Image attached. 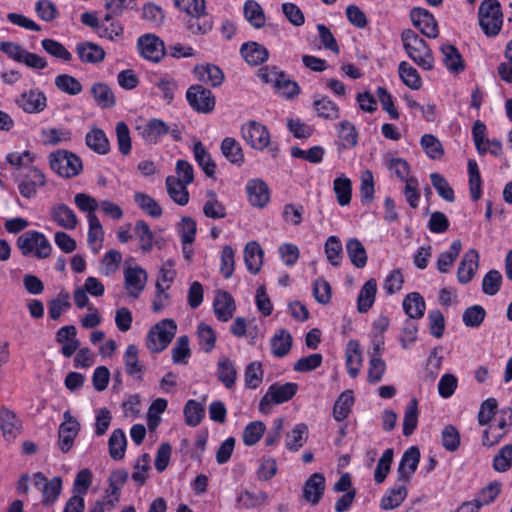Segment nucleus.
Masks as SVG:
<instances>
[{"label": "nucleus", "instance_id": "72a5a7b5", "mask_svg": "<svg viewBox=\"0 0 512 512\" xmlns=\"http://www.w3.org/2000/svg\"><path fill=\"white\" fill-rule=\"evenodd\" d=\"M86 145L95 153L105 155L110 151V142L102 129L93 128L86 134Z\"/></svg>", "mask_w": 512, "mask_h": 512}, {"label": "nucleus", "instance_id": "4468645a", "mask_svg": "<svg viewBox=\"0 0 512 512\" xmlns=\"http://www.w3.org/2000/svg\"><path fill=\"white\" fill-rule=\"evenodd\" d=\"M413 25L429 38H436L439 34L438 24L433 14L420 7L413 8L410 12Z\"/></svg>", "mask_w": 512, "mask_h": 512}, {"label": "nucleus", "instance_id": "58836bf2", "mask_svg": "<svg viewBox=\"0 0 512 512\" xmlns=\"http://www.w3.org/2000/svg\"><path fill=\"white\" fill-rule=\"evenodd\" d=\"M167 192L170 198L178 205L185 206L189 202V192L187 185L178 181L177 177L168 176L166 178Z\"/></svg>", "mask_w": 512, "mask_h": 512}, {"label": "nucleus", "instance_id": "f704fd0d", "mask_svg": "<svg viewBox=\"0 0 512 512\" xmlns=\"http://www.w3.org/2000/svg\"><path fill=\"white\" fill-rule=\"evenodd\" d=\"M186 24L187 29L192 34H206L212 29L213 20L204 9L198 13L190 14Z\"/></svg>", "mask_w": 512, "mask_h": 512}, {"label": "nucleus", "instance_id": "79ce46f5", "mask_svg": "<svg viewBox=\"0 0 512 512\" xmlns=\"http://www.w3.org/2000/svg\"><path fill=\"white\" fill-rule=\"evenodd\" d=\"M333 191L340 206H347L352 198V182L345 175H341L333 181Z\"/></svg>", "mask_w": 512, "mask_h": 512}, {"label": "nucleus", "instance_id": "0e129e2a", "mask_svg": "<svg viewBox=\"0 0 512 512\" xmlns=\"http://www.w3.org/2000/svg\"><path fill=\"white\" fill-rule=\"evenodd\" d=\"M71 306L70 296L68 292H60L56 298L52 299L48 305L49 316L53 320H57Z\"/></svg>", "mask_w": 512, "mask_h": 512}, {"label": "nucleus", "instance_id": "6e6552de", "mask_svg": "<svg viewBox=\"0 0 512 512\" xmlns=\"http://www.w3.org/2000/svg\"><path fill=\"white\" fill-rule=\"evenodd\" d=\"M46 182L44 173L36 167H31L17 180L19 193L25 199L35 198L38 190L44 187Z\"/></svg>", "mask_w": 512, "mask_h": 512}, {"label": "nucleus", "instance_id": "393cba45", "mask_svg": "<svg viewBox=\"0 0 512 512\" xmlns=\"http://www.w3.org/2000/svg\"><path fill=\"white\" fill-rule=\"evenodd\" d=\"M76 53L84 63L97 64L104 60V49L93 42H80L76 45Z\"/></svg>", "mask_w": 512, "mask_h": 512}, {"label": "nucleus", "instance_id": "338daca9", "mask_svg": "<svg viewBox=\"0 0 512 512\" xmlns=\"http://www.w3.org/2000/svg\"><path fill=\"white\" fill-rule=\"evenodd\" d=\"M338 137L342 148H352L358 141L357 131L354 125L349 121H342L340 123Z\"/></svg>", "mask_w": 512, "mask_h": 512}, {"label": "nucleus", "instance_id": "49530a36", "mask_svg": "<svg viewBox=\"0 0 512 512\" xmlns=\"http://www.w3.org/2000/svg\"><path fill=\"white\" fill-rule=\"evenodd\" d=\"M346 250L352 264L357 268H363L367 263V254L363 244L356 238H351L346 243Z\"/></svg>", "mask_w": 512, "mask_h": 512}, {"label": "nucleus", "instance_id": "864d4df0", "mask_svg": "<svg viewBox=\"0 0 512 512\" xmlns=\"http://www.w3.org/2000/svg\"><path fill=\"white\" fill-rule=\"evenodd\" d=\"M109 454L111 458L120 460L125 455L127 440L125 433L121 429H116L112 432L109 438Z\"/></svg>", "mask_w": 512, "mask_h": 512}, {"label": "nucleus", "instance_id": "de8ad7c7", "mask_svg": "<svg viewBox=\"0 0 512 512\" xmlns=\"http://www.w3.org/2000/svg\"><path fill=\"white\" fill-rule=\"evenodd\" d=\"M399 76L402 82L413 90H418L422 86V79L418 71L408 62L402 61L398 68Z\"/></svg>", "mask_w": 512, "mask_h": 512}, {"label": "nucleus", "instance_id": "052dcab7", "mask_svg": "<svg viewBox=\"0 0 512 512\" xmlns=\"http://www.w3.org/2000/svg\"><path fill=\"white\" fill-rule=\"evenodd\" d=\"M41 137L46 145H58L72 139V133L65 128H48L41 132Z\"/></svg>", "mask_w": 512, "mask_h": 512}, {"label": "nucleus", "instance_id": "20e7f679", "mask_svg": "<svg viewBox=\"0 0 512 512\" xmlns=\"http://www.w3.org/2000/svg\"><path fill=\"white\" fill-rule=\"evenodd\" d=\"M478 15L479 25L487 36H495L500 32L503 15L498 0H483Z\"/></svg>", "mask_w": 512, "mask_h": 512}, {"label": "nucleus", "instance_id": "4d7b16f0", "mask_svg": "<svg viewBox=\"0 0 512 512\" xmlns=\"http://www.w3.org/2000/svg\"><path fill=\"white\" fill-rule=\"evenodd\" d=\"M152 83L159 89L162 94V98L167 103H171L174 99L175 92L178 88L177 82L174 78L165 75L156 77Z\"/></svg>", "mask_w": 512, "mask_h": 512}, {"label": "nucleus", "instance_id": "bb28decb", "mask_svg": "<svg viewBox=\"0 0 512 512\" xmlns=\"http://www.w3.org/2000/svg\"><path fill=\"white\" fill-rule=\"evenodd\" d=\"M89 224L87 242L94 254H97L103 246L104 230L96 215H87Z\"/></svg>", "mask_w": 512, "mask_h": 512}, {"label": "nucleus", "instance_id": "603ef678", "mask_svg": "<svg viewBox=\"0 0 512 512\" xmlns=\"http://www.w3.org/2000/svg\"><path fill=\"white\" fill-rule=\"evenodd\" d=\"M194 157L204 173L211 177L215 173L216 165L202 142L198 141L193 146Z\"/></svg>", "mask_w": 512, "mask_h": 512}, {"label": "nucleus", "instance_id": "5701e85b", "mask_svg": "<svg viewBox=\"0 0 512 512\" xmlns=\"http://www.w3.org/2000/svg\"><path fill=\"white\" fill-rule=\"evenodd\" d=\"M193 74L198 81L212 87L221 85L224 80L222 70L214 64L196 65Z\"/></svg>", "mask_w": 512, "mask_h": 512}, {"label": "nucleus", "instance_id": "b1692460", "mask_svg": "<svg viewBox=\"0 0 512 512\" xmlns=\"http://www.w3.org/2000/svg\"><path fill=\"white\" fill-rule=\"evenodd\" d=\"M0 429L5 440L12 441L20 433L21 421L13 411L7 408H1Z\"/></svg>", "mask_w": 512, "mask_h": 512}, {"label": "nucleus", "instance_id": "13d9d810", "mask_svg": "<svg viewBox=\"0 0 512 512\" xmlns=\"http://www.w3.org/2000/svg\"><path fill=\"white\" fill-rule=\"evenodd\" d=\"M420 144L430 159L438 160L444 155L441 142L432 134H424L421 137Z\"/></svg>", "mask_w": 512, "mask_h": 512}, {"label": "nucleus", "instance_id": "39448f33", "mask_svg": "<svg viewBox=\"0 0 512 512\" xmlns=\"http://www.w3.org/2000/svg\"><path fill=\"white\" fill-rule=\"evenodd\" d=\"M49 164L55 173L64 178L75 177L83 169L80 157L67 150H57L50 153Z\"/></svg>", "mask_w": 512, "mask_h": 512}, {"label": "nucleus", "instance_id": "f3484780", "mask_svg": "<svg viewBox=\"0 0 512 512\" xmlns=\"http://www.w3.org/2000/svg\"><path fill=\"white\" fill-rule=\"evenodd\" d=\"M246 192L250 204L254 207L263 208L269 202V189L263 180H249L246 185Z\"/></svg>", "mask_w": 512, "mask_h": 512}, {"label": "nucleus", "instance_id": "6e6d98bb", "mask_svg": "<svg viewBox=\"0 0 512 512\" xmlns=\"http://www.w3.org/2000/svg\"><path fill=\"white\" fill-rule=\"evenodd\" d=\"M134 201L149 216L158 218L162 215V208L148 194L143 192H136L134 194Z\"/></svg>", "mask_w": 512, "mask_h": 512}, {"label": "nucleus", "instance_id": "423d86ee", "mask_svg": "<svg viewBox=\"0 0 512 512\" xmlns=\"http://www.w3.org/2000/svg\"><path fill=\"white\" fill-rule=\"evenodd\" d=\"M297 391L298 384L293 382L271 384L260 400L259 411L264 414L270 413L274 404H282L291 400Z\"/></svg>", "mask_w": 512, "mask_h": 512}, {"label": "nucleus", "instance_id": "9b49d317", "mask_svg": "<svg viewBox=\"0 0 512 512\" xmlns=\"http://www.w3.org/2000/svg\"><path fill=\"white\" fill-rule=\"evenodd\" d=\"M186 99L189 105L200 113H209L215 107V97L212 92L201 86L192 85L186 92Z\"/></svg>", "mask_w": 512, "mask_h": 512}, {"label": "nucleus", "instance_id": "4c0bfd02", "mask_svg": "<svg viewBox=\"0 0 512 512\" xmlns=\"http://www.w3.org/2000/svg\"><path fill=\"white\" fill-rule=\"evenodd\" d=\"M270 344L271 353L277 358H282L291 350L292 336L287 330L281 329L271 338Z\"/></svg>", "mask_w": 512, "mask_h": 512}, {"label": "nucleus", "instance_id": "9d476101", "mask_svg": "<svg viewBox=\"0 0 512 512\" xmlns=\"http://www.w3.org/2000/svg\"><path fill=\"white\" fill-rule=\"evenodd\" d=\"M15 103L25 113L39 114L47 108V97L39 88H32L22 92Z\"/></svg>", "mask_w": 512, "mask_h": 512}, {"label": "nucleus", "instance_id": "6ab92c4d", "mask_svg": "<svg viewBox=\"0 0 512 512\" xmlns=\"http://www.w3.org/2000/svg\"><path fill=\"white\" fill-rule=\"evenodd\" d=\"M479 254L475 249H469L463 255L457 270V279L461 284L472 280L478 267Z\"/></svg>", "mask_w": 512, "mask_h": 512}, {"label": "nucleus", "instance_id": "774afa93", "mask_svg": "<svg viewBox=\"0 0 512 512\" xmlns=\"http://www.w3.org/2000/svg\"><path fill=\"white\" fill-rule=\"evenodd\" d=\"M512 467V444L503 446L493 458V468L497 472H506Z\"/></svg>", "mask_w": 512, "mask_h": 512}, {"label": "nucleus", "instance_id": "c85d7f7f", "mask_svg": "<svg viewBox=\"0 0 512 512\" xmlns=\"http://www.w3.org/2000/svg\"><path fill=\"white\" fill-rule=\"evenodd\" d=\"M244 261L247 270L257 274L263 264V250L256 241L248 242L244 249Z\"/></svg>", "mask_w": 512, "mask_h": 512}, {"label": "nucleus", "instance_id": "5fc2aeb1", "mask_svg": "<svg viewBox=\"0 0 512 512\" xmlns=\"http://www.w3.org/2000/svg\"><path fill=\"white\" fill-rule=\"evenodd\" d=\"M91 92L100 107L110 108L115 105L114 93L108 85L96 83L92 86Z\"/></svg>", "mask_w": 512, "mask_h": 512}, {"label": "nucleus", "instance_id": "f8f14e48", "mask_svg": "<svg viewBox=\"0 0 512 512\" xmlns=\"http://www.w3.org/2000/svg\"><path fill=\"white\" fill-rule=\"evenodd\" d=\"M124 287L128 295L137 299L143 292L147 282V272L140 266H127L124 268Z\"/></svg>", "mask_w": 512, "mask_h": 512}, {"label": "nucleus", "instance_id": "ea45409f", "mask_svg": "<svg viewBox=\"0 0 512 512\" xmlns=\"http://www.w3.org/2000/svg\"><path fill=\"white\" fill-rule=\"evenodd\" d=\"M217 376L223 385L230 389L235 385L237 371L234 363L227 357H221L217 363Z\"/></svg>", "mask_w": 512, "mask_h": 512}, {"label": "nucleus", "instance_id": "c9c22d12", "mask_svg": "<svg viewBox=\"0 0 512 512\" xmlns=\"http://www.w3.org/2000/svg\"><path fill=\"white\" fill-rule=\"evenodd\" d=\"M402 305L409 318L420 319L424 316L426 304L424 298L418 292L406 295Z\"/></svg>", "mask_w": 512, "mask_h": 512}, {"label": "nucleus", "instance_id": "2eb2a0df", "mask_svg": "<svg viewBox=\"0 0 512 512\" xmlns=\"http://www.w3.org/2000/svg\"><path fill=\"white\" fill-rule=\"evenodd\" d=\"M49 216L52 222L65 230H74L78 225L76 213L64 203H54L49 209Z\"/></svg>", "mask_w": 512, "mask_h": 512}, {"label": "nucleus", "instance_id": "680f3d73", "mask_svg": "<svg viewBox=\"0 0 512 512\" xmlns=\"http://www.w3.org/2000/svg\"><path fill=\"white\" fill-rule=\"evenodd\" d=\"M486 318V311L481 305H472L466 308L462 315V321L466 327L478 328Z\"/></svg>", "mask_w": 512, "mask_h": 512}, {"label": "nucleus", "instance_id": "a211bd4d", "mask_svg": "<svg viewBox=\"0 0 512 512\" xmlns=\"http://www.w3.org/2000/svg\"><path fill=\"white\" fill-rule=\"evenodd\" d=\"M420 461V451L416 446H412L407 449L399 463L398 467V479L409 482L412 474L416 471L418 463Z\"/></svg>", "mask_w": 512, "mask_h": 512}, {"label": "nucleus", "instance_id": "09e8293b", "mask_svg": "<svg viewBox=\"0 0 512 512\" xmlns=\"http://www.w3.org/2000/svg\"><path fill=\"white\" fill-rule=\"evenodd\" d=\"M134 234L140 243V249L147 253L152 250L154 235L144 220H138L134 226Z\"/></svg>", "mask_w": 512, "mask_h": 512}, {"label": "nucleus", "instance_id": "c756f323", "mask_svg": "<svg viewBox=\"0 0 512 512\" xmlns=\"http://www.w3.org/2000/svg\"><path fill=\"white\" fill-rule=\"evenodd\" d=\"M377 293V282L371 278L361 287L357 297V309L360 313H366L374 304Z\"/></svg>", "mask_w": 512, "mask_h": 512}, {"label": "nucleus", "instance_id": "0eeeda50", "mask_svg": "<svg viewBox=\"0 0 512 512\" xmlns=\"http://www.w3.org/2000/svg\"><path fill=\"white\" fill-rule=\"evenodd\" d=\"M0 51L5 53L10 59L25 64L27 67L34 70H42L48 66L46 58L27 51L15 42H0Z\"/></svg>", "mask_w": 512, "mask_h": 512}, {"label": "nucleus", "instance_id": "e433bc0d", "mask_svg": "<svg viewBox=\"0 0 512 512\" xmlns=\"http://www.w3.org/2000/svg\"><path fill=\"white\" fill-rule=\"evenodd\" d=\"M143 139L150 143H156L162 136L169 133V127L160 119H150L142 128Z\"/></svg>", "mask_w": 512, "mask_h": 512}, {"label": "nucleus", "instance_id": "69168bd1", "mask_svg": "<svg viewBox=\"0 0 512 512\" xmlns=\"http://www.w3.org/2000/svg\"><path fill=\"white\" fill-rule=\"evenodd\" d=\"M266 426L261 421L250 422L244 429L242 434L243 443L246 446L255 445L264 435Z\"/></svg>", "mask_w": 512, "mask_h": 512}, {"label": "nucleus", "instance_id": "ddd939ff", "mask_svg": "<svg viewBox=\"0 0 512 512\" xmlns=\"http://www.w3.org/2000/svg\"><path fill=\"white\" fill-rule=\"evenodd\" d=\"M63 419L64 421L58 429V444L61 451L67 453L72 448L74 440L79 433L80 424L68 410L63 413Z\"/></svg>", "mask_w": 512, "mask_h": 512}, {"label": "nucleus", "instance_id": "2f4dec72", "mask_svg": "<svg viewBox=\"0 0 512 512\" xmlns=\"http://www.w3.org/2000/svg\"><path fill=\"white\" fill-rule=\"evenodd\" d=\"M440 50L443 64L449 72L459 73L464 70V62L456 47L451 44H443Z\"/></svg>", "mask_w": 512, "mask_h": 512}, {"label": "nucleus", "instance_id": "dca6fc26", "mask_svg": "<svg viewBox=\"0 0 512 512\" xmlns=\"http://www.w3.org/2000/svg\"><path fill=\"white\" fill-rule=\"evenodd\" d=\"M140 54L147 60L158 62L164 56V44L155 35L147 34L138 39Z\"/></svg>", "mask_w": 512, "mask_h": 512}, {"label": "nucleus", "instance_id": "7c9ffc66", "mask_svg": "<svg viewBox=\"0 0 512 512\" xmlns=\"http://www.w3.org/2000/svg\"><path fill=\"white\" fill-rule=\"evenodd\" d=\"M138 352L136 345H128L124 352L123 360L126 373L136 379H142L144 366L139 361Z\"/></svg>", "mask_w": 512, "mask_h": 512}, {"label": "nucleus", "instance_id": "cd10ccee", "mask_svg": "<svg viewBox=\"0 0 512 512\" xmlns=\"http://www.w3.org/2000/svg\"><path fill=\"white\" fill-rule=\"evenodd\" d=\"M309 435L308 426L304 423L296 424L291 431L286 433L285 447L291 452H297L307 442Z\"/></svg>", "mask_w": 512, "mask_h": 512}, {"label": "nucleus", "instance_id": "a18cd8bd", "mask_svg": "<svg viewBox=\"0 0 512 512\" xmlns=\"http://www.w3.org/2000/svg\"><path fill=\"white\" fill-rule=\"evenodd\" d=\"M462 249L460 240H454L448 251L442 252L437 259L436 267L440 273H447L459 256Z\"/></svg>", "mask_w": 512, "mask_h": 512}, {"label": "nucleus", "instance_id": "412c9836", "mask_svg": "<svg viewBox=\"0 0 512 512\" xmlns=\"http://www.w3.org/2000/svg\"><path fill=\"white\" fill-rule=\"evenodd\" d=\"M362 352L357 340H349L345 350V366L351 378H356L362 367Z\"/></svg>", "mask_w": 512, "mask_h": 512}, {"label": "nucleus", "instance_id": "7ed1b4c3", "mask_svg": "<svg viewBox=\"0 0 512 512\" xmlns=\"http://www.w3.org/2000/svg\"><path fill=\"white\" fill-rule=\"evenodd\" d=\"M177 331V324L173 319H163L149 330L146 337V346L151 352H162L171 343Z\"/></svg>", "mask_w": 512, "mask_h": 512}, {"label": "nucleus", "instance_id": "473e14b6", "mask_svg": "<svg viewBox=\"0 0 512 512\" xmlns=\"http://www.w3.org/2000/svg\"><path fill=\"white\" fill-rule=\"evenodd\" d=\"M214 312L220 321H228L235 310L234 300L228 292H219L214 300Z\"/></svg>", "mask_w": 512, "mask_h": 512}, {"label": "nucleus", "instance_id": "8fccbe9b", "mask_svg": "<svg viewBox=\"0 0 512 512\" xmlns=\"http://www.w3.org/2000/svg\"><path fill=\"white\" fill-rule=\"evenodd\" d=\"M176 230L182 244H193L197 232V223L193 218L184 216L176 225Z\"/></svg>", "mask_w": 512, "mask_h": 512}, {"label": "nucleus", "instance_id": "37998d69", "mask_svg": "<svg viewBox=\"0 0 512 512\" xmlns=\"http://www.w3.org/2000/svg\"><path fill=\"white\" fill-rule=\"evenodd\" d=\"M203 213L206 217L211 219H222L226 217V207L218 200L213 190L206 192V202L203 206Z\"/></svg>", "mask_w": 512, "mask_h": 512}, {"label": "nucleus", "instance_id": "a878e982", "mask_svg": "<svg viewBox=\"0 0 512 512\" xmlns=\"http://www.w3.org/2000/svg\"><path fill=\"white\" fill-rule=\"evenodd\" d=\"M240 53L245 61L252 66L261 65L269 56L268 50L257 42L244 43L240 48Z\"/></svg>", "mask_w": 512, "mask_h": 512}, {"label": "nucleus", "instance_id": "e2e57ef3", "mask_svg": "<svg viewBox=\"0 0 512 512\" xmlns=\"http://www.w3.org/2000/svg\"><path fill=\"white\" fill-rule=\"evenodd\" d=\"M418 423V403L413 398L405 408L403 419V434L410 436L417 427Z\"/></svg>", "mask_w": 512, "mask_h": 512}, {"label": "nucleus", "instance_id": "f257e3e1", "mask_svg": "<svg viewBox=\"0 0 512 512\" xmlns=\"http://www.w3.org/2000/svg\"><path fill=\"white\" fill-rule=\"evenodd\" d=\"M16 246L23 256L46 259L51 256L53 247L44 233L28 230L18 236Z\"/></svg>", "mask_w": 512, "mask_h": 512}, {"label": "nucleus", "instance_id": "aec40b11", "mask_svg": "<svg viewBox=\"0 0 512 512\" xmlns=\"http://www.w3.org/2000/svg\"><path fill=\"white\" fill-rule=\"evenodd\" d=\"M407 482L397 479L396 483L381 498L380 507L383 510H393L401 505L407 497Z\"/></svg>", "mask_w": 512, "mask_h": 512}, {"label": "nucleus", "instance_id": "4be33fe9", "mask_svg": "<svg viewBox=\"0 0 512 512\" xmlns=\"http://www.w3.org/2000/svg\"><path fill=\"white\" fill-rule=\"evenodd\" d=\"M325 477L321 473L312 474L305 482L303 497L312 505L319 503L325 491Z\"/></svg>", "mask_w": 512, "mask_h": 512}, {"label": "nucleus", "instance_id": "bf43d9fd", "mask_svg": "<svg viewBox=\"0 0 512 512\" xmlns=\"http://www.w3.org/2000/svg\"><path fill=\"white\" fill-rule=\"evenodd\" d=\"M314 108L317 112V115L321 118L328 120H336L339 118V107L327 97L315 100Z\"/></svg>", "mask_w": 512, "mask_h": 512}, {"label": "nucleus", "instance_id": "1a4fd4ad", "mask_svg": "<svg viewBox=\"0 0 512 512\" xmlns=\"http://www.w3.org/2000/svg\"><path fill=\"white\" fill-rule=\"evenodd\" d=\"M242 138L253 149L263 150L270 144V133L266 126L256 121H249L241 127Z\"/></svg>", "mask_w": 512, "mask_h": 512}, {"label": "nucleus", "instance_id": "3c124183", "mask_svg": "<svg viewBox=\"0 0 512 512\" xmlns=\"http://www.w3.org/2000/svg\"><path fill=\"white\" fill-rule=\"evenodd\" d=\"M354 404V397L352 391L343 392L336 400L333 407V417L337 421L346 419Z\"/></svg>", "mask_w": 512, "mask_h": 512}, {"label": "nucleus", "instance_id": "f03ea898", "mask_svg": "<svg viewBox=\"0 0 512 512\" xmlns=\"http://www.w3.org/2000/svg\"><path fill=\"white\" fill-rule=\"evenodd\" d=\"M403 46L408 56L422 69L431 70L434 59L427 43L413 30H404L401 34Z\"/></svg>", "mask_w": 512, "mask_h": 512}, {"label": "nucleus", "instance_id": "a19ab883", "mask_svg": "<svg viewBox=\"0 0 512 512\" xmlns=\"http://www.w3.org/2000/svg\"><path fill=\"white\" fill-rule=\"evenodd\" d=\"M221 152L231 163L241 165L244 162V154L240 143L232 138L226 137L221 142Z\"/></svg>", "mask_w": 512, "mask_h": 512}, {"label": "nucleus", "instance_id": "c03bdc74", "mask_svg": "<svg viewBox=\"0 0 512 512\" xmlns=\"http://www.w3.org/2000/svg\"><path fill=\"white\" fill-rule=\"evenodd\" d=\"M243 12L245 19L256 29L265 25V13L262 7L255 0H247L244 3Z\"/></svg>", "mask_w": 512, "mask_h": 512}]
</instances>
